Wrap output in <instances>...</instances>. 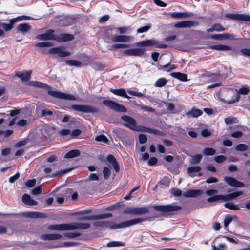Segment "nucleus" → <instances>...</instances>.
Returning a JSON list of instances; mask_svg holds the SVG:
<instances>
[{
    "label": "nucleus",
    "mask_w": 250,
    "mask_h": 250,
    "mask_svg": "<svg viewBox=\"0 0 250 250\" xmlns=\"http://www.w3.org/2000/svg\"><path fill=\"white\" fill-rule=\"evenodd\" d=\"M29 85L48 90V93L49 95L59 99L72 101H75L76 100V98L75 96L58 91L52 90L50 86L41 82L31 81L29 82Z\"/></svg>",
    "instance_id": "obj_1"
},
{
    "label": "nucleus",
    "mask_w": 250,
    "mask_h": 250,
    "mask_svg": "<svg viewBox=\"0 0 250 250\" xmlns=\"http://www.w3.org/2000/svg\"><path fill=\"white\" fill-rule=\"evenodd\" d=\"M103 104L117 112H126L127 111V109L125 106L111 100H104L103 101Z\"/></svg>",
    "instance_id": "obj_2"
},
{
    "label": "nucleus",
    "mask_w": 250,
    "mask_h": 250,
    "mask_svg": "<svg viewBox=\"0 0 250 250\" xmlns=\"http://www.w3.org/2000/svg\"><path fill=\"white\" fill-rule=\"evenodd\" d=\"M236 91L238 92L237 94H235V93L231 91L228 92L229 95L232 97L231 100H228L227 101L228 104H231L238 102L240 98L239 94L246 95L249 92V89L247 87L243 86L238 90H236Z\"/></svg>",
    "instance_id": "obj_3"
},
{
    "label": "nucleus",
    "mask_w": 250,
    "mask_h": 250,
    "mask_svg": "<svg viewBox=\"0 0 250 250\" xmlns=\"http://www.w3.org/2000/svg\"><path fill=\"white\" fill-rule=\"evenodd\" d=\"M71 108L77 111L83 112L86 113H95L99 111L97 107L87 105H72Z\"/></svg>",
    "instance_id": "obj_4"
},
{
    "label": "nucleus",
    "mask_w": 250,
    "mask_h": 250,
    "mask_svg": "<svg viewBox=\"0 0 250 250\" xmlns=\"http://www.w3.org/2000/svg\"><path fill=\"white\" fill-rule=\"evenodd\" d=\"M155 210L161 212H167L178 211L181 209V207L175 204L167 205L155 206L153 207Z\"/></svg>",
    "instance_id": "obj_5"
},
{
    "label": "nucleus",
    "mask_w": 250,
    "mask_h": 250,
    "mask_svg": "<svg viewBox=\"0 0 250 250\" xmlns=\"http://www.w3.org/2000/svg\"><path fill=\"white\" fill-rule=\"evenodd\" d=\"M145 219L142 218H134L127 221L122 222L119 224L115 223V229L125 228L141 223Z\"/></svg>",
    "instance_id": "obj_6"
},
{
    "label": "nucleus",
    "mask_w": 250,
    "mask_h": 250,
    "mask_svg": "<svg viewBox=\"0 0 250 250\" xmlns=\"http://www.w3.org/2000/svg\"><path fill=\"white\" fill-rule=\"evenodd\" d=\"M126 213L134 215H143L149 212L148 207H138L127 208L125 211Z\"/></svg>",
    "instance_id": "obj_7"
},
{
    "label": "nucleus",
    "mask_w": 250,
    "mask_h": 250,
    "mask_svg": "<svg viewBox=\"0 0 250 250\" xmlns=\"http://www.w3.org/2000/svg\"><path fill=\"white\" fill-rule=\"evenodd\" d=\"M121 119L125 122L123 124L124 126L133 130L137 129V124L135 119L127 115L122 116Z\"/></svg>",
    "instance_id": "obj_8"
},
{
    "label": "nucleus",
    "mask_w": 250,
    "mask_h": 250,
    "mask_svg": "<svg viewBox=\"0 0 250 250\" xmlns=\"http://www.w3.org/2000/svg\"><path fill=\"white\" fill-rule=\"evenodd\" d=\"M225 17L229 19L240 21H250V16L243 14H227Z\"/></svg>",
    "instance_id": "obj_9"
},
{
    "label": "nucleus",
    "mask_w": 250,
    "mask_h": 250,
    "mask_svg": "<svg viewBox=\"0 0 250 250\" xmlns=\"http://www.w3.org/2000/svg\"><path fill=\"white\" fill-rule=\"evenodd\" d=\"M48 52L50 54H57L59 57H65L69 56L71 53L66 51L62 47H54L50 49Z\"/></svg>",
    "instance_id": "obj_10"
},
{
    "label": "nucleus",
    "mask_w": 250,
    "mask_h": 250,
    "mask_svg": "<svg viewBox=\"0 0 250 250\" xmlns=\"http://www.w3.org/2000/svg\"><path fill=\"white\" fill-rule=\"evenodd\" d=\"M90 227V224L87 223L73 222L69 224V231L76 229H86Z\"/></svg>",
    "instance_id": "obj_11"
},
{
    "label": "nucleus",
    "mask_w": 250,
    "mask_h": 250,
    "mask_svg": "<svg viewBox=\"0 0 250 250\" xmlns=\"http://www.w3.org/2000/svg\"><path fill=\"white\" fill-rule=\"evenodd\" d=\"M54 32V31L53 30H48L43 34L38 35L36 36V39L41 41L54 40L55 35Z\"/></svg>",
    "instance_id": "obj_12"
},
{
    "label": "nucleus",
    "mask_w": 250,
    "mask_h": 250,
    "mask_svg": "<svg viewBox=\"0 0 250 250\" xmlns=\"http://www.w3.org/2000/svg\"><path fill=\"white\" fill-rule=\"evenodd\" d=\"M48 229L54 231H69V224H60L50 225Z\"/></svg>",
    "instance_id": "obj_13"
},
{
    "label": "nucleus",
    "mask_w": 250,
    "mask_h": 250,
    "mask_svg": "<svg viewBox=\"0 0 250 250\" xmlns=\"http://www.w3.org/2000/svg\"><path fill=\"white\" fill-rule=\"evenodd\" d=\"M74 39V36L69 34H60L58 35H55L54 40L58 42H64L71 41Z\"/></svg>",
    "instance_id": "obj_14"
},
{
    "label": "nucleus",
    "mask_w": 250,
    "mask_h": 250,
    "mask_svg": "<svg viewBox=\"0 0 250 250\" xmlns=\"http://www.w3.org/2000/svg\"><path fill=\"white\" fill-rule=\"evenodd\" d=\"M224 180L228 185L232 187L243 188L245 186L244 183L231 177H225Z\"/></svg>",
    "instance_id": "obj_15"
},
{
    "label": "nucleus",
    "mask_w": 250,
    "mask_h": 250,
    "mask_svg": "<svg viewBox=\"0 0 250 250\" xmlns=\"http://www.w3.org/2000/svg\"><path fill=\"white\" fill-rule=\"evenodd\" d=\"M21 17H19L16 18H14L9 20L10 23L7 24L5 23H1V26L3 29L6 31H10L13 27V25L17 22L21 21Z\"/></svg>",
    "instance_id": "obj_16"
},
{
    "label": "nucleus",
    "mask_w": 250,
    "mask_h": 250,
    "mask_svg": "<svg viewBox=\"0 0 250 250\" xmlns=\"http://www.w3.org/2000/svg\"><path fill=\"white\" fill-rule=\"evenodd\" d=\"M211 38L214 40L228 39L230 40H233L236 39L234 35L227 33L212 35Z\"/></svg>",
    "instance_id": "obj_17"
},
{
    "label": "nucleus",
    "mask_w": 250,
    "mask_h": 250,
    "mask_svg": "<svg viewBox=\"0 0 250 250\" xmlns=\"http://www.w3.org/2000/svg\"><path fill=\"white\" fill-rule=\"evenodd\" d=\"M106 159L107 161L113 166L114 170L116 172H118L120 170V167L118 162L112 155L107 156Z\"/></svg>",
    "instance_id": "obj_18"
},
{
    "label": "nucleus",
    "mask_w": 250,
    "mask_h": 250,
    "mask_svg": "<svg viewBox=\"0 0 250 250\" xmlns=\"http://www.w3.org/2000/svg\"><path fill=\"white\" fill-rule=\"evenodd\" d=\"M43 240H56L62 237V235L59 234H46L40 236Z\"/></svg>",
    "instance_id": "obj_19"
},
{
    "label": "nucleus",
    "mask_w": 250,
    "mask_h": 250,
    "mask_svg": "<svg viewBox=\"0 0 250 250\" xmlns=\"http://www.w3.org/2000/svg\"><path fill=\"white\" fill-rule=\"evenodd\" d=\"M143 50L141 48L127 49L124 51L125 54L131 56H140L143 53Z\"/></svg>",
    "instance_id": "obj_20"
},
{
    "label": "nucleus",
    "mask_w": 250,
    "mask_h": 250,
    "mask_svg": "<svg viewBox=\"0 0 250 250\" xmlns=\"http://www.w3.org/2000/svg\"><path fill=\"white\" fill-rule=\"evenodd\" d=\"M243 193V192L242 191H238L226 195H223V201H227L232 200L241 196Z\"/></svg>",
    "instance_id": "obj_21"
},
{
    "label": "nucleus",
    "mask_w": 250,
    "mask_h": 250,
    "mask_svg": "<svg viewBox=\"0 0 250 250\" xmlns=\"http://www.w3.org/2000/svg\"><path fill=\"white\" fill-rule=\"evenodd\" d=\"M203 191L201 190L190 189L188 190L184 194L185 197H195L200 195Z\"/></svg>",
    "instance_id": "obj_22"
},
{
    "label": "nucleus",
    "mask_w": 250,
    "mask_h": 250,
    "mask_svg": "<svg viewBox=\"0 0 250 250\" xmlns=\"http://www.w3.org/2000/svg\"><path fill=\"white\" fill-rule=\"evenodd\" d=\"M22 200L23 202L28 205H37L38 202L32 199L31 196L27 194H24L22 196Z\"/></svg>",
    "instance_id": "obj_23"
},
{
    "label": "nucleus",
    "mask_w": 250,
    "mask_h": 250,
    "mask_svg": "<svg viewBox=\"0 0 250 250\" xmlns=\"http://www.w3.org/2000/svg\"><path fill=\"white\" fill-rule=\"evenodd\" d=\"M195 23L192 21H184L178 22L174 25L176 28H187L193 26Z\"/></svg>",
    "instance_id": "obj_24"
},
{
    "label": "nucleus",
    "mask_w": 250,
    "mask_h": 250,
    "mask_svg": "<svg viewBox=\"0 0 250 250\" xmlns=\"http://www.w3.org/2000/svg\"><path fill=\"white\" fill-rule=\"evenodd\" d=\"M31 71H26L23 73L18 72L16 73L15 76L20 78L22 81H27L30 79Z\"/></svg>",
    "instance_id": "obj_25"
},
{
    "label": "nucleus",
    "mask_w": 250,
    "mask_h": 250,
    "mask_svg": "<svg viewBox=\"0 0 250 250\" xmlns=\"http://www.w3.org/2000/svg\"><path fill=\"white\" fill-rule=\"evenodd\" d=\"M202 114V111L195 108H193L190 111L186 113V116L193 118H197L201 116Z\"/></svg>",
    "instance_id": "obj_26"
},
{
    "label": "nucleus",
    "mask_w": 250,
    "mask_h": 250,
    "mask_svg": "<svg viewBox=\"0 0 250 250\" xmlns=\"http://www.w3.org/2000/svg\"><path fill=\"white\" fill-rule=\"evenodd\" d=\"M131 37L125 35L115 36L112 38V41L115 42H128Z\"/></svg>",
    "instance_id": "obj_27"
},
{
    "label": "nucleus",
    "mask_w": 250,
    "mask_h": 250,
    "mask_svg": "<svg viewBox=\"0 0 250 250\" xmlns=\"http://www.w3.org/2000/svg\"><path fill=\"white\" fill-rule=\"evenodd\" d=\"M110 91L116 95L122 96L127 99H129V97L126 93V91L124 89H111Z\"/></svg>",
    "instance_id": "obj_28"
},
{
    "label": "nucleus",
    "mask_w": 250,
    "mask_h": 250,
    "mask_svg": "<svg viewBox=\"0 0 250 250\" xmlns=\"http://www.w3.org/2000/svg\"><path fill=\"white\" fill-rule=\"evenodd\" d=\"M201 170V167L200 166H191L188 168L187 172L190 176L193 177L195 176V173L199 172Z\"/></svg>",
    "instance_id": "obj_29"
},
{
    "label": "nucleus",
    "mask_w": 250,
    "mask_h": 250,
    "mask_svg": "<svg viewBox=\"0 0 250 250\" xmlns=\"http://www.w3.org/2000/svg\"><path fill=\"white\" fill-rule=\"evenodd\" d=\"M156 41L154 40H148L146 41H141L137 43L136 45L139 46H149L155 45Z\"/></svg>",
    "instance_id": "obj_30"
},
{
    "label": "nucleus",
    "mask_w": 250,
    "mask_h": 250,
    "mask_svg": "<svg viewBox=\"0 0 250 250\" xmlns=\"http://www.w3.org/2000/svg\"><path fill=\"white\" fill-rule=\"evenodd\" d=\"M224 206L228 209L233 210H240L241 208H243V206L240 205H236L231 202H227L224 204Z\"/></svg>",
    "instance_id": "obj_31"
},
{
    "label": "nucleus",
    "mask_w": 250,
    "mask_h": 250,
    "mask_svg": "<svg viewBox=\"0 0 250 250\" xmlns=\"http://www.w3.org/2000/svg\"><path fill=\"white\" fill-rule=\"evenodd\" d=\"M209 48L216 50L222 51L230 50L232 49V48L230 46L222 44L211 45L209 46Z\"/></svg>",
    "instance_id": "obj_32"
},
{
    "label": "nucleus",
    "mask_w": 250,
    "mask_h": 250,
    "mask_svg": "<svg viewBox=\"0 0 250 250\" xmlns=\"http://www.w3.org/2000/svg\"><path fill=\"white\" fill-rule=\"evenodd\" d=\"M17 29L19 32L26 33L31 30V26L26 23L20 24L17 27Z\"/></svg>",
    "instance_id": "obj_33"
},
{
    "label": "nucleus",
    "mask_w": 250,
    "mask_h": 250,
    "mask_svg": "<svg viewBox=\"0 0 250 250\" xmlns=\"http://www.w3.org/2000/svg\"><path fill=\"white\" fill-rule=\"evenodd\" d=\"M171 75L173 77L178 79L181 81H188V77L187 75L181 73L180 72H173L171 73Z\"/></svg>",
    "instance_id": "obj_34"
},
{
    "label": "nucleus",
    "mask_w": 250,
    "mask_h": 250,
    "mask_svg": "<svg viewBox=\"0 0 250 250\" xmlns=\"http://www.w3.org/2000/svg\"><path fill=\"white\" fill-rule=\"evenodd\" d=\"M27 216L32 218H44L45 215L39 212H29L27 213Z\"/></svg>",
    "instance_id": "obj_35"
},
{
    "label": "nucleus",
    "mask_w": 250,
    "mask_h": 250,
    "mask_svg": "<svg viewBox=\"0 0 250 250\" xmlns=\"http://www.w3.org/2000/svg\"><path fill=\"white\" fill-rule=\"evenodd\" d=\"M80 151L78 150H73L68 153H66L64 155L65 158H72L80 155Z\"/></svg>",
    "instance_id": "obj_36"
},
{
    "label": "nucleus",
    "mask_w": 250,
    "mask_h": 250,
    "mask_svg": "<svg viewBox=\"0 0 250 250\" xmlns=\"http://www.w3.org/2000/svg\"><path fill=\"white\" fill-rule=\"evenodd\" d=\"M167 82V80L164 78L158 79L155 83V86L158 87H161L164 86Z\"/></svg>",
    "instance_id": "obj_37"
},
{
    "label": "nucleus",
    "mask_w": 250,
    "mask_h": 250,
    "mask_svg": "<svg viewBox=\"0 0 250 250\" xmlns=\"http://www.w3.org/2000/svg\"><path fill=\"white\" fill-rule=\"evenodd\" d=\"M65 62L69 66L78 67H81L82 66L81 62L77 60H67L65 61Z\"/></svg>",
    "instance_id": "obj_38"
},
{
    "label": "nucleus",
    "mask_w": 250,
    "mask_h": 250,
    "mask_svg": "<svg viewBox=\"0 0 250 250\" xmlns=\"http://www.w3.org/2000/svg\"><path fill=\"white\" fill-rule=\"evenodd\" d=\"M202 156L201 154H197L192 156L190 163L193 164H198L201 160Z\"/></svg>",
    "instance_id": "obj_39"
},
{
    "label": "nucleus",
    "mask_w": 250,
    "mask_h": 250,
    "mask_svg": "<svg viewBox=\"0 0 250 250\" xmlns=\"http://www.w3.org/2000/svg\"><path fill=\"white\" fill-rule=\"evenodd\" d=\"M103 177L104 179L106 180L109 178L111 171L110 168L106 167H104L103 170Z\"/></svg>",
    "instance_id": "obj_40"
},
{
    "label": "nucleus",
    "mask_w": 250,
    "mask_h": 250,
    "mask_svg": "<svg viewBox=\"0 0 250 250\" xmlns=\"http://www.w3.org/2000/svg\"><path fill=\"white\" fill-rule=\"evenodd\" d=\"M125 245L124 243L120 241H111L107 244V246L108 247L124 246Z\"/></svg>",
    "instance_id": "obj_41"
},
{
    "label": "nucleus",
    "mask_w": 250,
    "mask_h": 250,
    "mask_svg": "<svg viewBox=\"0 0 250 250\" xmlns=\"http://www.w3.org/2000/svg\"><path fill=\"white\" fill-rule=\"evenodd\" d=\"M81 235V234L79 232H68L64 234V237L67 239H72Z\"/></svg>",
    "instance_id": "obj_42"
},
{
    "label": "nucleus",
    "mask_w": 250,
    "mask_h": 250,
    "mask_svg": "<svg viewBox=\"0 0 250 250\" xmlns=\"http://www.w3.org/2000/svg\"><path fill=\"white\" fill-rule=\"evenodd\" d=\"M171 16L176 18H184L188 16V14L187 13H177L174 12L171 13Z\"/></svg>",
    "instance_id": "obj_43"
},
{
    "label": "nucleus",
    "mask_w": 250,
    "mask_h": 250,
    "mask_svg": "<svg viewBox=\"0 0 250 250\" xmlns=\"http://www.w3.org/2000/svg\"><path fill=\"white\" fill-rule=\"evenodd\" d=\"M220 200L223 201V195H214L211 197L208 198V199L207 201L208 202H213L217 201H218Z\"/></svg>",
    "instance_id": "obj_44"
},
{
    "label": "nucleus",
    "mask_w": 250,
    "mask_h": 250,
    "mask_svg": "<svg viewBox=\"0 0 250 250\" xmlns=\"http://www.w3.org/2000/svg\"><path fill=\"white\" fill-rule=\"evenodd\" d=\"M112 216L111 213H105L95 215L96 220L104 219L110 218Z\"/></svg>",
    "instance_id": "obj_45"
},
{
    "label": "nucleus",
    "mask_w": 250,
    "mask_h": 250,
    "mask_svg": "<svg viewBox=\"0 0 250 250\" xmlns=\"http://www.w3.org/2000/svg\"><path fill=\"white\" fill-rule=\"evenodd\" d=\"M176 68V67L174 65H170L169 64H167L165 65L160 66L159 69H165L167 71H170L172 70H173Z\"/></svg>",
    "instance_id": "obj_46"
},
{
    "label": "nucleus",
    "mask_w": 250,
    "mask_h": 250,
    "mask_svg": "<svg viewBox=\"0 0 250 250\" xmlns=\"http://www.w3.org/2000/svg\"><path fill=\"white\" fill-rule=\"evenodd\" d=\"M215 150L211 148H205L203 151V153L206 156H211L215 154Z\"/></svg>",
    "instance_id": "obj_47"
},
{
    "label": "nucleus",
    "mask_w": 250,
    "mask_h": 250,
    "mask_svg": "<svg viewBox=\"0 0 250 250\" xmlns=\"http://www.w3.org/2000/svg\"><path fill=\"white\" fill-rule=\"evenodd\" d=\"M136 105L138 107H140L142 109L149 112H154L155 109L150 106H146V105H141L138 104H136Z\"/></svg>",
    "instance_id": "obj_48"
},
{
    "label": "nucleus",
    "mask_w": 250,
    "mask_h": 250,
    "mask_svg": "<svg viewBox=\"0 0 250 250\" xmlns=\"http://www.w3.org/2000/svg\"><path fill=\"white\" fill-rule=\"evenodd\" d=\"M235 149L237 151H245L248 150V146L244 144H240L236 146Z\"/></svg>",
    "instance_id": "obj_49"
},
{
    "label": "nucleus",
    "mask_w": 250,
    "mask_h": 250,
    "mask_svg": "<svg viewBox=\"0 0 250 250\" xmlns=\"http://www.w3.org/2000/svg\"><path fill=\"white\" fill-rule=\"evenodd\" d=\"M35 46L38 47H45L52 46L50 42H40L36 44Z\"/></svg>",
    "instance_id": "obj_50"
},
{
    "label": "nucleus",
    "mask_w": 250,
    "mask_h": 250,
    "mask_svg": "<svg viewBox=\"0 0 250 250\" xmlns=\"http://www.w3.org/2000/svg\"><path fill=\"white\" fill-rule=\"evenodd\" d=\"M95 140L99 142H103L107 143L108 142V140L107 137L104 135H100L97 136L95 138Z\"/></svg>",
    "instance_id": "obj_51"
},
{
    "label": "nucleus",
    "mask_w": 250,
    "mask_h": 250,
    "mask_svg": "<svg viewBox=\"0 0 250 250\" xmlns=\"http://www.w3.org/2000/svg\"><path fill=\"white\" fill-rule=\"evenodd\" d=\"M113 132L116 133L119 137H124L125 135H126L125 132L123 129L121 128H116L113 130Z\"/></svg>",
    "instance_id": "obj_52"
},
{
    "label": "nucleus",
    "mask_w": 250,
    "mask_h": 250,
    "mask_svg": "<svg viewBox=\"0 0 250 250\" xmlns=\"http://www.w3.org/2000/svg\"><path fill=\"white\" fill-rule=\"evenodd\" d=\"M104 227L115 229V223L112 221H104Z\"/></svg>",
    "instance_id": "obj_53"
},
{
    "label": "nucleus",
    "mask_w": 250,
    "mask_h": 250,
    "mask_svg": "<svg viewBox=\"0 0 250 250\" xmlns=\"http://www.w3.org/2000/svg\"><path fill=\"white\" fill-rule=\"evenodd\" d=\"M237 118L235 117H229L225 119V122L227 124L237 123Z\"/></svg>",
    "instance_id": "obj_54"
},
{
    "label": "nucleus",
    "mask_w": 250,
    "mask_h": 250,
    "mask_svg": "<svg viewBox=\"0 0 250 250\" xmlns=\"http://www.w3.org/2000/svg\"><path fill=\"white\" fill-rule=\"evenodd\" d=\"M36 180L35 179L28 180L25 183V185L28 188H32L36 184Z\"/></svg>",
    "instance_id": "obj_55"
},
{
    "label": "nucleus",
    "mask_w": 250,
    "mask_h": 250,
    "mask_svg": "<svg viewBox=\"0 0 250 250\" xmlns=\"http://www.w3.org/2000/svg\"><path fill=\"white\" fill-rule=\"evenodd\" d=\"M151 24L142 27L137 30V33H143L147 31L150 28Z\"/></svg>",
    "instance_id": "obj_56"
},
{
    "label": "nucleus",
    "mask_w": 250,
    "mask_h": 250,
    "mask_svg": "<svg viewBox=\"0 0 250 250\" xmlns=\"http://www.w3.org/2000/svg\"><path fill=\"white\" fill-rule=\"evenodd\" d=\"M130 30V28L127 27H119L117 28V31L119 32L120 34L127 33L128 31Z\"/></svg>",
    "instance_id": "obj_57"
},
{
    "label": "nucleus",
    "mask_w": 250,
    "mask_h": 250,
    "mask_svg": "<svg viewBox=\"0 0 250 250\" xmlns=\"http://www.w3.org/2000/svg\"><path fill=\"white\" fill-rule=\"evenodd\" d=\"M240 52L243 56L250 57V49L243 48L240 50Z\"/></svg>",
    "instance_id": "obj_58"
},
{
    "label": "nucleus",
    "mask_w": 250,
    "mask_h": 250,
    "mask_svg": "<svg viewBox=\"0 0 250 250\" xmlns=\"http://www.w3.org/2000/svg\"><path fill=\"white\" fill-rule=\"evenodd\" d=\"M214 30L215 31L220 32L225 30V28L220 23H216L213 25Z\"/></svg>",
    "instance_id": "obj_59"
},
{
    "label": "nucleus",
    "mask_w": 250,
    "mask_h": 250,
    "mask_svg": "<svg viewBox=\"0 0 250 250\" xmlns=\"http://www.w3.org/2000/svg\"><path fill=\"white\" fill-rule=\"evenodd\" d=\"M139 140L140 144H143L145 143L147 140V137L143 134H140L139 135Z\"/></svg>",
    "instance_id": "obj_60"
},
{
    "label": "nucleus",
    "mask_w": 250,
    "mask_h": 250,
    "mask_svg": "<svg viewBox=\"0 0 250 250\" xmlns=\"http://www.w3.org/2000/svg\"><path fill=\"white\" fill-rule=\"evenodd\" d=\"M226 159V157L224 155H219L214 157V160L217 163H222Z\"/></svg>",
    "instance_id": "obj_61"
},
{
    "label": "nucleus",
    "mask_w": 250,
    "mask_h": 250,
    "mask_svg": "<svg viewBox=\"0 0 250 250\" xmlns=\"http://www.w3.org/2000/svg\"><path fill=\"white\" fill-rule=\"evenodd\" d=\"M226 246L224 244L221 243L217 246L214 245L213 248L214 250H225Z\"/></svg>",
    "instance_id": "obj_62"
},
{
    "label": "nucleus",
    "mask_w": 250,
    "mask_h": 250,
    "mask_svg": "<svg viewBox=\"0 0 250 250\" xmlns=\"http://www.w3.org/2000/svg\"><path fill=\"white\" fill-rule=\"evenodd\" d=\"M232 218L231 216H227L224 219V227L227 229L228 226L232 221Z\"/></svg>",
    "instance_id": "obj_63"
},
{
    "label": "nucleus",
    "mask_w": 250,
    "mask_h": 250,
    "mask_svg": "<svg viewBox=\"0 0 250 250\" xmlns=\"http://www.w3.org/2000/svg\"><path fill=\"white\" fill-rule=\"evenodd\" d=\"M20 173L17 172L13 176L10 177L9 179V182L13 183H14L16 180H17L20 177Z\"/></svg>",
    "instance_id": "obj_64"
}]
</instances>
